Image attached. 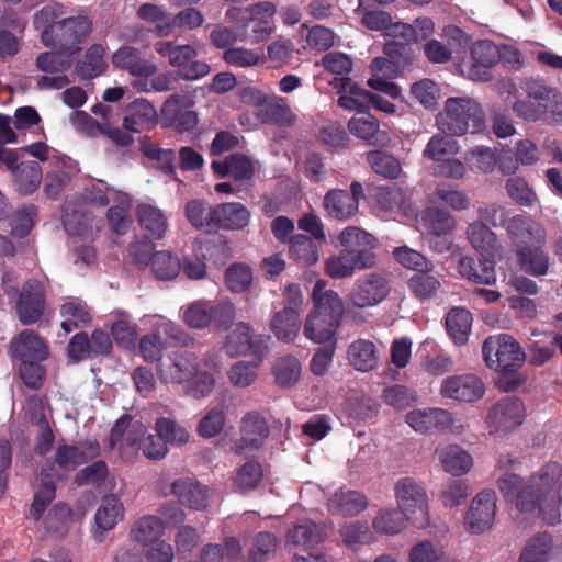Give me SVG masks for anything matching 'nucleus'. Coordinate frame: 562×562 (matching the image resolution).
Wrapping results in <instances>:
<instances>
[{
  "instance_id": "20",
  "label": "nucleus",
  "mask_w": 562,
  "mask_h": 562,
  "mask_svg": "<svg viewBox=\"0 0 562 562\" xmlns=\"http://www.w3.org/2000/svg\"><path fill=\"white\" fill-rule=\"evenodd\" d=\"M269 436L266 420L257 413L246 414L240 422V438L235 442L234 450L244 454L261 448Z\"/></svg>"
},
{
  "instance_id": "13",
  "label": "nucleus",
  "mask_w": 562,
  "mask_h": 562,
  "mask_svg": "<svg viewBox=\"0 0 562 562\" xmlns=\"http://www.w3.org/2000/svg\"><path fill=\"white\" fill-rule=\"evenodd\" d=\"M439 393L445 398L473 403L483 397L485 384L479 375L473 373L454 374L441 381Z\"/></svg>"
},
{
  "instance_id": "21",
  "label": "nucleus",
  "mask_w": 562,
  "mask_h": 562,
  "mask_svg": "<svg viewBox=\"0 0 562 562\" xmlns=\"http://www.w3.org/2000/svg\"><path fill=\"white\" fill-rule=\"evenodd\" d=\"M243 31V38L250 42L266 40L273 30L274 5L270 2H260L248 10Z\"/></svg>"
},
{
  "instance_id": "18",
  "label": "nucleus",
  "mask_w": 562,
  "mask_h": 562,
  "mask_svg": "<svg viewBox=\"0 0 562 562\" xmlns=\"http://www.w3.org/2000/svg\"><path fill=\"white\" fill-rule=\"evenodd\" d=\"M193 101L184 95L173 94L166 100L161 108L162 120L168 126L180 132L194 128L198 124V113L191 110Z\"/></svg>"
},
{
  "instance_id": "17",
  "label": "nucleus",
  "mask_w": 562,
  "mask_h": 562,
  "mask_svg": "<svg viewBox=\"0 0 562 562\" xmlns=\"http://www.w3.org/2000/svg\"><path fill=\"white\" fill-rule=\"evenodd\" d=\"M223 349L231 358L252 356L262 359L263 348L249 324L240 322L226 335Z\"/></svg>"
},
{
  "instance_id": "46",
  "label": "nucleus",
  "mask_w": 562,
  "mask_h": 562,
  "mask_svg": "<svg viewBox=\"0 0 562 562\" xmlns=\"http://www.w3.org/2000/svg\"><path fill=\"white\" fill-rule=\"evenodd\" d=\"M349 132L370 145H385L387 136L380 130L379 121L371 116H355L348 123Z\"/></svg>"
},
{
  "instance_id": "45",
  "label": "nucleus",
  "mask_w": 562,
  "mask_h": 562,
  "mask_svg": "<svg viewBox=\"0 0 562 562\" xmlns=\"http://www.w3.org/2000/svg\"><path fill=\"white\" fill-rule=\"evenodd\" d=\"M461 277L482 284H493L496 281L494 261L487 258L480 259L479 266L471 257H461L458 262Z\"/></svg>"
},
{
  "instance_id": "2",
  "label": "nucleus",
  "mask_w": 562,
  "mask_h": 562,
  "mask_svg": "<svg viewBox=\"0 0 562 562\" xmlns=\"http://www.w3.org/2000/svg\"><path fill=\"white\" fill-rule=\"evenodd\" d=\"M345 248L339 255L325 261L327 276L334 279L351 277L356 270H364L375 266L376 256L372 251L375 238L359 227L348 226L338 236Z\"/></svg>"
},
{
  "instance_id": "54",
  "label": "nucleus",
  "mask_w": 562,
  "mask_h": 562,
  "mask_svg": "<svg viewBox=\"0 0 562 562\" xmlns=\"http://www.w3.org/2000/svg\"><path fill=\"white\" fill-rule=\"evenodd\" d=\"M137 15L151 25V31L158 36H167L173 29V18L161 7L144 3L139 7Z\"/></svg>"
},
{
  "instance_id": "50",
  "label": "nucleus",
  "mask_w": 562,
  "mask_h": 562,
  "mask_svg": "<svg viewBox=\"0 0 562 562\" xmlns=\"http://www.w3.org/2000/svg\"><path fill=\"white\" fill-rule=\"evenodd\" d=\"M409 520L397 508H381L372 519V528L384 536H395L403 532Z\"/></svg>"
},
{
  "instance_id": "47",
  "label": "nucleus",
  "mask_w": 562,
  "mask_h": 562,
  "mask_svg": "<svg viewBox=\"0 0 562 562\" xmlns=\"http://www.w3.org/2000/svg\"><path fill=\"white\" fill-rule=\"evenodd\" d=\"M313 308L324 314H333L339 321L344 311V302L334 290L326 289V281L318 279L312 290Z\"/></svg>"
},
{
  "instance_id": "27",
  "label": "nucleus",
  "mask_w": 562,
  "mask_h": 562,
  "mask_svg": "<svg viewBox=\"0 0 562 562\" xmlns=\"http://www.w3.org/2000/svg\"><path fill=\"white\" fill-rule=\"evenodd\" d=\"M99 452V443L90 439L80 441L76 446L59 445L55 452V462L60 469L71 471L94 459Z\"/></svg>"
},
{
  "instance_id": "15",
  "label": "nucleus",
  "mask_w": 562,
  "mask_h": 562,
  "mask_svg": "<svg viewBox=\"0 0 562 562\" xmlns=\"http://www.w3.org/2000/svg\"><path fill=\"white\" fill-rule=\"evenodd\" d=\"M441 37L447 41L431 40L424 45V53L430 63L445 64L459 55L469 45V36L458 26L448 25L443 29Z\"/></svg>"
},
{
  "instance_id": "61",
  "label": "nucleus",
  "mask_w": 562,
  "mask_h": 562,
  "mask_svg": "<svg viewBox=\"0 0 562 562\" xmlns=\"http://www.w3.org/2000/svg\"><path fill=\"white\" fill-rule=\"evenodd\" d=\"M290 255L302 266H312L318 261L319 254L315 243L306 235H295L290 239Z\"/></svg>"
},
{
  "instance_id": "52",
  "label": "nucleus",
  "mask_w": 562,
  "mask_h": 562,
  "mask_svg": "<svg viewBox=\"0 0 562 562\" xmlns=\"http://www.w3.org/2000/svg\"><path fill=\"white\" fill-rule=\"evenodd\" d=\"M417 221L423 229L436 237L450 233L454 227L453 217L447 211L438 207L426 210Z\"/></svg>"
},
{
  "instance_id": "29",
  "label": "nucleus",
  "mask_w": 562,
  "mask_h": 562,
  "mask_svg": "<svg viewBox=\"0 0 562 562\" xmlns=\"http://www.w3.org/2000/svg\"><path fill=\"white\" fill-rule=\"evenodd\" d=\"M339 325L340 321L335 315L311 310L303 325V335L314 344H325L334 339Z\"/></svg>"
},
{
  "instance_id": "9",
  "label": "nucleus",
  "mask_w": 562,
  "mask_h": 562,
  "mask_svg": "<svg viewBox=\"0 0 562 562\" xmlns=\"http://www.w3.org/2000/svg\"><path fill=\"white\" fill-rule=\"evenodd\" d=\"M91 31V23L85 16L61 19L57 24L44 31L42 42L47 47H58L61 50L75 54L78 52L77 43L86 38Z\"/></svg>"
},
{
  "instance_id": "63",
  "label": "nucleus",
  "mask_w": 562,
  "mask_h": 562,
  "mask_svg": "<svg viewBox=\"0 0 562 562\" xmlns=\"http://www.w3.org/2000/svg\"><path fill=\"white\" fill-rule=\"evenodd\" d=\"M460 147L456 139L447 135H434L424 149V156L435 160L443 161L459 151Z\"/></svg>"
},
{
  "instance_id": "23",
  "label": "nucleus",
  "mask_w": 562,
  "mask_h": 562,
  "mask_svg": "<svg viewBox=\"0 0 562 562\" xmlns=\"http://www.w3.org/2000/svg\"><path fill=\"white\" fill-rule=\"evenodd\" d=\"M405 422L414 431L427 434L434 429L453 427L454 417L438 407L416 408L406 414Z\"/></svg>"
},
{
  "instance_id": "43",
  "label": "nucleus",
  "mask_w": 562,
  "mask_h": 562,
  "mask_svg": "<svg viewBox=\"0 0 562 562\" xmlns=\"http://www.w3.org/2000/svg\"><path fill=\"white\" fill-rule=\"evenodd\" d=\"M339 92L341 95L338 99V105L346 110L363 112L371 105L372 93L360 88L349 78L339 80Z\"/></svg>"
},
{
  "instance_id": "64",
  "label": "nucleus",
  "mask_w": 562,
  "mask_h": 562,
  "mask_svg": "<svg viewBox=\"0 0 562 562\" xmlns=\"http://www.w3.org/2000/svg\"><path fill=\"white\" fill-rule=\"evenodd\" d=\"M443 553V547L439 543L422 539L407 550V562H439Z\"/></svg>"
},
{
  "instance_id": "42",
  "label": "nucleus",
  "mask_w": 562,
  "mask_h": 562,
  "mask_svg": "<svg viewBox=\"0 0 562 562\" xmlns=\"http://www.w3.org/2000/svg\"><path fill=\"white\" fill-rule=\"evenodd\" d=\"M125 508L123 503L114 495L102 498L94 514L97 529L105 532L114 529L124 520Z\"/></svg>"
},
{
  "instance_id": "11",
  "label": "nucleus",
  "mask_w": 562,
  "mask_h": 562,
  "mask_svg": "<svg viewBox=\"0 0 562 562\" xmlns=\"http://www.w3.org/2000/svg\"><path fill=\"white\" fill-rule=\"evenodd\" d=\"M497 496L493 490H483L477 493L467 510L464 528L472 535H481L493 527Z\"/></svg>"
},
{
  "instance_id": "58",
  "label": "nucleus",
  "mask_w": 562,
  "mask_h": 562,
  "mask_svg": "<svg viewBox=\"0 0 562 562\" xmlns=\"http://www.w3.org/2000/svg\"><path fill=\"white\" fill-rule=\"evenodd\" d=\"M216 206L213 207L204 201L191 200L186 205V216L196 228L206 232L215 229Z\"/></svg>"
},
{
  "instance_id": "38",
  "label": "nucleus",
  "mask_w": 562,
  "mask_h": 562,
  "mask_svg": "<svg viewBox=\"0 0 562 562\" xmlns=\"http://www.w3.org/2000/svg\"><path fill=\"white\" fill-rule=\"evenodd\" d=\"M212 168L218 176H227L236 181L250 180L255 175L254 162L241 154H233L223 160H214Z\"/></svg>"
},
{
  "instance_id": "25",
  "label": "nucleus",
  "mask_w": 562,
  "mask_h": 562,
  "mask_svg": "<svg viewBox=\"0 0 562 562\" xmlns=\"http://www.w3.org/2000/svg\"><path fill=\"white\" fill-rule=\"evenodd\" d=\"M198 52L191 45H178L172 48L169 64L178 69V75L187 80H198L207 76L211 67L205 61L194 60Z\"/></svg>"
},
{
  "instance_id": "34",
  "label": "nucleus",
  "mask_w": 562,
  "mask_h": 562,
  "mask_svg": "<svg viewBox=\"0 0 562 562\" xmlns=\"http://www.w3.org/2000/svg\"><path fill=\"white\" fill-rule=\"evenodd\" d=\"M270 329L278 340L294 342L302 329L301 313L292 308L274 312L270 319Z\"/></svg>"
},
{
  "instance_id": "5",
  "label": "nucleus",
  "mask_w": 562,
  "mask_h": 562,
  "mask_svg": "<svg viewBox=\"0 0 562 562\" xmlns=\"http://www.w3.org/2000/svg\"><path fill=\"white\" fill-rule=\"evenodd\" d=\"M394 497L409 524L420 529L430 525L429 496L418 481L411 476L398 479L394 483Z\"/></svg>"
},
{
  "instance_id": "6",
  "label": "nucleus",
  "mask_w": 562,
  "mask_h": 562,
  "mask_svg": "<svg viewBox=\"0 0 562 562\" xmlns=\"http://www.w3.org/2000/svg\"><path fill=\"white\" fill-rule=\"evenodd\" d=\"M235 318V306L228 300L218 302L198 300L182 308L183 322L193 329H204L210 325L225 328L229 326Z\"/></svg>"
},
{
  "instance_id": "7",
  "label": "nucleus",
  "mask_w": 562,
  "mask_h": 562,
  "mask_svg": "<svg viewBox=\"0 0 562 562\" xmlns=\"http://www.w3.org/2000/svg\"><path fill=\"white\" fill-rule=\"evenodd\" d=\"M482 353L490 369L503 372L516 370L526 359V353L518 341L507 334L487 337Z\"/></svg>"
},
{
  "instance_id": "12",
  "label": "nucleus",
  "mask_w": 562,
  "mask_h": 562,
  "mask_svg": "<svg viewBox=\"0 0 562 562\" xmlns=\"http://www.w3.org/2000/svg\"><path fill=\"white\" fill-rule=\"evenodd\" d=\"M0 161L12 171L20 193L32 194L40 186L43 175L35 161L19 162L18 154L0 145Z\"/></svg>"
},
{
  "instance_id": "26",
  "label": "nucleus",
  "mask_w": 562,
  "mask_h": 562,
  "mask_svg": "<svg viewBox=\"0 0 562 562\" xmlns=\"http://www.w3.org/2000/svg\"><path fill=\"white\" fill-rule=\"evenodd\" d=\"M11 352L19 361H44L49 355V349L36 331L25 329L12 339Z\"/></svg>"
},
{
  "instance_id": "1",
  "label": "nucleus",
  "mask_w": 562,
  "mask_h": 562,
  "mask_svg": "<svg viewBox=\"0 0 562 562\" xmlns=\"http://www.w3.org/2000/svg\"><path fill=\"white\" fill-rule=\"evenodd\" d=\"M497 484L505 499L514 502L520 514L540 518L548 525L561 522L562 469L558 464L542 468L526 482L505 472Z\"/></svg>"
},
{
  "instance_id": "32",
  "label": "nucleus",
  "mask_w": 562,
  "mask_h": 562,
  "mask_svg": "<svg viewBox=\"0 0 562 562\" xmlns=\"http://www.w3.org/2000/svg\"><path fill=\"white\" fill-rule=\"evenodd\" d=\"M50 167L45 176L44 191L48 198L56 199L77 172V162L69 157H57Z\"/></svg>"
},
{
  "instance_id": "39",
  "label": "nucleus",
  "mask_w": 562,
  "mask_h": 562,
  "mask_svg": "<svg viewBox=\"0 0 562 562\" xmlns=\"http://www.w3.org/2000/svg\"><path fill=\"white\" fill-rule=\"evenodd\" d=\"M171 494L191 508L200 510L207 506L210 491L192 479H180L172 483Z\"/></svg>"
},
{
  "instance_id": "59",
  "label": "nucleus",
  "mask_w": 562,
  "mask_h": 562,
  "mask_svg": "<svg viewBox=\"0 0 562 562\" xmlns=\"http://www.w3.org/2000/svg\"><path fill=\"white\" fill-rule=\"evenodd\" d=\"M151 271L162 281L176 279L181 272V259L170 251H157L151 258Z\"/></svg>"
},
{
  "instance_id": "57",
  "label": "nucleus",
  "mask_w": 562,
  "mask_h": 562,
  "mask_svg": "<svg viewBox=\"0 0 562 562\" xmlns=\"http://www.w3.org/2000/svg\"><path fill=\"white\" fill-rule=\"evenodd\" d=\"M29 407L31 411V419L40 426L35 452L43 456L49 450L54 441V435L45 419L43 402L37 398H32L29 402Z\"/></svg>"
},
{
  "instance_id": "3",
  "label": "nucleus",
  "mask_w": 562,
  "mask_h": 562,
  "mask_svg": "<svg viewBox=\"0 0 562 562\" xmlns=\"http://www.w3.org/2000/svg\"><path fill=\"white\" fill-rule=\"evenodd\" d=\"M520 89L525 98H518L513 104V113L528 123L557 121L562 114V97L542 79H525Z\"/></svg>"
},
{
  "instance_id": "4",
  "label": "nucleus",
  "mask_w": 562,
  "mask_h": 562,
  "mask_svg": "<svg viewBox=\"0 0 562 562\" xmlns=\"http://www.w3.org/2000/svg\"><path fill=\"white\" fill-rule=\"evenodd\" d=\"M439 128L451 135L477 133L485 127V115L482 106L469 97L447 99L445 110L438 115Z\"/></svg>"
},
{
  "instance_id": "16",
  "label": "nucleus",
  "mask_w": 562,
  "mask_h": 562,
  "mask_svg": "<svg viewBox=\"0 0 562 562\" xmlns=\"http://www.w3.org/2000/svg\"><path fill=\"white\" fill-rule=\"evenodd\" d=\"M526 416L524 403L516 397L498 401L487 414V426L492 434H505L520 426Z\"/></svg>"
},
{
  "instance_id": "31",
  "label": "nucleus",
  "mask_w": 562,
  "mask_h": 562,
  "mask_svg": "<svg viewBox=\"0 0 562 562\" xmlns=\"http://www.w3.org/2000/svg\"><path fill=\"white\" fill-rule=\"evenodd\" d=\"M435 453L443 471L452 476L465 475L474 464L472 456L459 445L440 446Z\"/></svg>"
},
{
  "instance_id": "10",
  "label": "nucleus",
  "mask_w": 562,
  "mask_h": 562,
  "mask_svg": "<svg viewBox=\"0 0 562 562\" xmlns=\"http://www.w3.org/2000/svg\"><path fill=\"white\" fill-rule=\"evenodd\" d=\"M391 292V283L382 272H369L355 280L347 295L357 308H369L381 304Z\"/></svg>"
},
{
  "instance_id": "62",
  "label": "nucleus",
  "mask_w": 562,
  "mask_h": 562,
  "mask_svg": "<svg viewBox=\"0 0 562 562\" xmlns=\"http://www.w3.org/2000/svg\"><path fill=\"white\" fill-rule=\"evenodd\" d=\"M340 536L344 543L351 550H359L362 546L375 540L373 532L364 521L345 525L340 530Z\"/></svg>"
},
{
  "instance_id": "24",
  "label": "nucleus",
  "mask_w": 562,
  "mask_h": 562,
  "mask_svg": "<svg viewBox=\"0 0 562 562\" xmlns=\"http://www.w3.org/2000/svg\"><path fill=\"white\" fill-rule=\"evenodd\" d=\"M158 123L155 106L146 99H136L124 110L123 127L131 133H143L151 130Z\"/></svg>"
},
{
  "instance_id": "14",
  "label": "nucleus",
  "mask_w": 562,
  "mask_h": 562,
  "mask_svg": "<svg viewBox=\"0 0 562 562\" xmlns=\"http://www.w3.org/2000/svg\"><path fill=\"white\" fill-rule=\"evenodd\" d=\"M182 328L175 322L159 318L153 325V333L144 336L139 342V349L146 361L159 360L169 341H180Z\"/></svg>"
},
{
  "instance_id": "36",
  "label": "nucleus",
  "mask_w": 562,
  "mask_h": 562,
  "mask_svg": "<svg viewBox=\"0 0 562 562\" xmlns=\"http://www.w3.org/2000/svg\"><path fill=\"white\" fill-rule=\"evenodd\" d=\"M372 77L369 79V86L378 91H381L392 98H397L401 94V89L389 79L396 75L395 65L384 57H376L371 63Z\"/></svg>"
},
{
  "instance_id": "41",
  "label": "nucleus",
  "mask_w": 562,
  "mask_h": 562,
  "mask_svg": "<svg viewBox=\"0 0 562 562\" xmlns=\"http://www.w3.org/2000/svg\"><path fill=\"white\" fill-rule=\"evenodd\" d=\"M349 364L357 371L369 372L379 362L375 345L367 339H357L351 342L347 350Z\"/></svg>"
},
{
  "instance_id": "28",
  "label": "nucleus",
  "mask_w": 562,
  "mask_h": 562,
  "mask_svg": "<svg viewBox=\"0 0 562 562\" xmlns=\"http://www.w3.org/2000/svg\"><path fill=\"white\" fill-rule=\"evenodd\" d=\"M146 431L147 427L142 422L124 416L112 428L111 446L121 451L139 448Z\"/></svg>"
},
{
  "instance_id": "33",
  "label": "nucleus",
  "mask_w": 562,
  "mask_h": 562,
  "mask_svg": "<svg viewBox=\"0 0 562 562\" xmlns=\"http://www.w3.org/2000/svg\"><path fill=\"white\" fill-rule=\"evenodd\" d=\"M503 227L508 235L516 241L520 243H544L546 231L543 226L529 216L521 214L509 216Z\"/></svg>"
},
{
  "instance_id": "40",
  "label": "nucleus",
  "mask_w": 562,
  "mask_h": 562,
  "mask_svg": "<svg viewBox=\"0 0 562 562\" xmlns=\"http://www.w3.org/2000/svg\"><path fill=\"white\" fill-rule=\"evenodd\" d=\"M164 532L165 524L159 517L145 515L132 525L128 537L144 548L160 539Z\"/></svg>"
},
{
  "instance_id": "55",
  "label": "nucleus",
  "mask_w": 562,
  "mask_h": 562,
  "mask_svg": "<svg viewBox=\"0 0 562 562\" xmlns=\"http://www.w3.org/2000/svg\"><path fill=\"white\" fill-rule=\"evenodd\" d=\"M136 213L140 226L153 237L162 238L166 235L168 221L160 209L150 204H140Z\"/></svg>"
},
{
  "instance_id": "53",
  "label": "nucleus",
  "mask_w": 562,
  "mask_h": 562,
  "mask_svg": "<svg viewBox=\"0 0 562 562\" xmlns=\"http://www.w3.org/2000/svg\"><path fill=\"white\" fill-rule=\"evenodd\" d=\"M472 326L471 313L461 307L450 310L446 316L447 331L456 345L467 342Z\"/></svg>"
},
{
  "instance_id": "48",
  "label": "nucleus",
  "mask_w": 562,
  "mask_h": 562,
  "mask_svg": "<svg viewBox=\"0 0 562 562\" xmlns=\"http://www.w3.org/2000/svg\"><path fill=\"white\" fill-rule=\"evenodd\" d=\"M61 328L66 334L87 326L92 317L85 302L78 299H70L60 306Z\"/></svg>"
},
{
  "instance_id": "30",
  "label": "nucleus",
  "mask_w": 562,
  "mask_h": 562,
  "mask_svg": "<svg viewBox=\"0 0 562 562\" xmlns=\"http://www.w3.org/2000/svg\"><path fill=\"white\" fill-rule=\"evenodd\" d=\"M112 64L138 79L150 77L157 72V66L144 58L140 52L132 46H123L117 49L112 56Z\"/></svg>"
},
{
  "instance_id": "8",
  "label": "nucleus",
  "mask_w": 562,
  "mask_h": 562,
  "mask_svg": "<svg viewBox=\"0 0 562 562\" xmlns=\"http://www.w3.org/2000/svg\"><path fill=\"white\" fill-rule=\"evenodd\" d=\"M470 58L457 63L458 72L472 81L491 80V68L501 59L499 47L491 41H479L471 46Z\"/></svg>"
},
{
  "instance_id": "56",
  "label": "nucleus",
  "mask_w": 562,
  "mask_h": 562,
  "mask_svg": "<svg viewBox=\"0 0 562 562\" xmlns=\"http://www.w3.org/2000/svg\"><path fill=\"white\" fill-rule=\"evenodd\" d=\"M324 540V532L319 526L308 519L300 520L288 531V541L302 546L306 549L313 548Z\"/></svg>"
},
{
  "instance_id": "37",
  "label": "nucleus",
  "mask_w": 562,
  "mask_h": 562,
  "mask_svg": "<svg viewBox=\"0 0 562 562\" xmlns=\"http://www.w3.org/2000/svg\"><path fill=\"white\" fill-rule=\"evenodd\" d=\"M367 506L368 501L363 494L344 488L335 492L327 502V507L330 513L345 517L358 515L364 510Z\"/></svg>"
},
{
  "instance_id": "19",
  "label": "nucleus",
  "mask_w": 562,
  "mask_h": 562,
  "mask_svg": "<svg viewBox=\"0 0 562 562\" xmlns=\"http://www.w3.org/2000/svg\"><path fill=\"white\" fill-rule=\"evenodd\" d=\"M45 310V290L36 280L27 281L16 303V314L23 325L40 321Z\"/></svg>"
},
{
  "instance_id": "22",
  "label": "nucleus",
  "mask_w": 562,
  "mask_h": 562,
  "mask_svg": "<svg viewBox=\"0 0 562 562\" xmlns=\"http://www.w3.org/2000/svg\"><path fill=\"white\" fill-rule=\"evenodd\" d=\"M199 366L193 353H173L160 361L158 375L165 383L182 384L192 379Z\"/></svg>"
},
{
  "instance_id": "44",
  "label": "nucleus",
  "mask_w": 562,
  "mask_h": 562,
  "mask_svg": "<svg viewBox=\"0 0 562 562\" xmlns=\"http://www.w3.org/2000/svg\"><path fill=\"white\" fill-rule=\"evenodd\" d=\"M249 221L250 213L241 203H222L216 206L215 229H241Z\"/></svg>"
},
{
  "instance_id": "51",
  "label": "nucleus",
  "mask_w": 562,
  "mask_h": 562,
  "mask_svg": "<svg viewBox=\"0 0 562 562\" xmlns=\"http://www.w3.org/2000/svg\"><path fill=\"white\" fill-rule=\"evenodd\" d=\"M442 276L434 270V265L429 268L417 271L408 281L412 292L420 300L430 299L441 286Z\"/></svg>"
},
{
  "instance_id": "60",
  "label": "nucleus",
  "mask_w": 562,
  "mask_h": 562,
  "mask_svg": "<svg viewBox=\"0 0 562 562\" xmlns=\"http://www.w3.org/2000/svg\"><path fill=\"white\" fill-rule=\"evenodd\" d=\"M302 366L293 356H285L277 360L273 367L276 383L281 387H291L301 378Z\"/></svg>"
},
{
  "instance_id": "35",
  "label": "nucleus",
  "mask_w": 562,
  "mask_h": 562,
  "mask_svg": "<svg viewBox=\"0 0 562 562\" xmlns=\"http://www.w3.org/2000/svg\"><path fill=\"white\" fill-rule=\"evenodd\" d=\"M326 214L338 221H347L357 214L359 201L345 190H329L323 201Z\"/></svg>"
},
{
  "instance_id": "49",
  "label": "nucleus",
  "mask_w": 562,
  "mask_h": 562,
  "mask_svg": "<svg viewBox=\"0 0 562 562\" xmlns=\"http://www.w3.org/2000/svg\"><path fill=\"white\" fill-rule=\"evenodd\" d=\"M468 238L482 258L494 261L497 254L496 236L482 222H474L468 228Z\"/></svg>"
}]
</instances>
